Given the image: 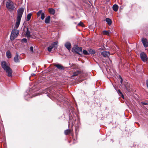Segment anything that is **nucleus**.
<instances>
[{
  "label": "nucleus",
  "mask_w": 148,
  "mask_h": 148,
  "mask_svg": "<svg viewBox=\"0 0 148 148\" xmlns=\"http://www.w3.org/2000/svg\"><path fill=\"white\" fill-rule=\"evenodd\" d=\"M23 12L24 9L22 8L18 9L17 10V16L16 18V22L14 29L12 31L10 37V39L11 40H13L16 38L19 34V31L16 29H17L19 26Z\"/></svg>",
  "instance_id": "obj_1"
},
{
  "label": "nucleus",
  "mask_w": 148,
  "mask_h": 148,
  "mask_svg": "<svg viewBox=\"0 0 148 148\" xmlns=\"http://www.w3.org/2000/svg\"><path fill=\"white\" fill-rule=\"evenodd\" d=\"M1 67L8 73L9 77H11L12 76V71L10 68L7 66V63L5 61H3L1 62Z\"/></svg>",
  "instance_id": "obj_2"
},
{
  "label": "nucleus",
  "mask_w": 148,
  "mask_h": 148,
  "mask_svg": "<svg viewBox=\"0 0 148 148\" xmlns=\"http://www.w3.org/2000/svg\"><path fill=\"white\" fill-rule=\"evenodd\" d=\"M6 7L9 10H13L15 8L14 3L11 0L8 1L6 3Z\"/></svg>",
  "instance_id": "obj_3"
},
{
  "label": "nucleus",
  "mask_w": 148,
  "mask_h": 148,
  "mask_svg": "<svg viewBox=\"0 0 148 148\" xmlns=\"http://www.w3.org/2000/svg\"><path fill=\"white\" fill-rule=\"evenodd\" d=\"M72 51L75 52L77 54L79 55L81 54L79 53V52H81L82 51V47H79L78 45L75 46L72 48Z\"/></svg>",
  "instance_id": "obj_4"
},
{
  "label": "nucleus",
  "mask_w": 148,
  "mask_h": 148,
  "mask_svg": "<svg viewBox=\"0 0 148 148\" xmlns=\"http://www.w3.org/2000/svg\"><path fill=\"white\" fill-rule=\"evenodd\" d=\"M58 44V42L57 41L53 42L50 46L48 47V51L50 52L52 49H56L57 47Z\"/></svg>",
  "instance_id": "obj_5"
},
{
  "label": "nucleus",
  "mask_w": 148,
  "mask_h": 148,
  "mask_svg": "<svg viewBox=\"0 0 148 148\" xmlns=\"http://www.w3.org/2000/svg\"><path fill=\"white\" fill-rule=\"evenodd\" d=\"M140 57L142 60L144 62L147 61L148 59L146 54L144 52H142L140 53Z\"/></svg>",
  "instance_id": "obj_6"
},
{
  "label": "nucleus",
  "mask_w": 148,
  "mask_h": 148,
  "mask_svg": "<svg viewBox=\"0 0 148 148\" xmlns=\"http://www.w3.org/2000/svg\"><path fill=\"white\" fill-rule=\"evenodd\" d=\"M141 41L145 47H147L148 46V42L147 39L145 38H143L141 39Z\"/></svg>",
  "instance_id": "obj_7"
},
{
  "label": "nucleus",
  "mask_w": 148,
  "mask_h": 148,
  "mask_svg": "<svg viewBox=\"0 0 148 148\" xmlns=\"http://www.w3.org/2000/svg\"><path fill=\"white\" fill-rule=\"evenodd\" d=\"M54 66L56 67L58 69L60 70H64V67L60 64H54Z\"/></svg>",
  "instance_id": "obj_8"
},
{
  "label": "nucleus",
  "mask_w": 148,
  "mask_h": 148,
  "mask_svg": "<svg viewBox=\"0 0 148 148\" xmlns=\"http://www.w3.org/2000/svg\"><path fill=\"white\" fill-rule=\"evenodd\" d=\"M19 56L17 52L16 53L15 56L14 57V60L16 63H17L20 62V60L18 58Z\"/></svg>",
  "instance_id": "obj_9"
},
{
  "label": "nucleus",
  "mask_w": 148,
  "mask_h": 148,
  "mask_svg": "<svg viewBox=\"0 0 148 148\" xmlns=\"http://www.w3.org/2000/svg\"><path fill=\"white\" fill-rule=\"evenodd\" d=\"M131 87L132 85L128 84H127L125 86V88L129 92H130L132 91Z\"/></svg>",
  "instance_id": "obj_10"
},
{
  "label": "nucleus",
  "mask_w": 148,
  "mask_h": 148,
  "mask_svg": "<svg viewBox=\"0 0 148 148\" xmlns=\"http://www.w3.org/2000/svg\"><path fill=\"white\" fill-rule=\"evenodd\" d=\"M65 47L69 50L71 47V43L69 42H66L65 44Z\"/></svg>",
  "instance_id": "obj_11"
},
{
  "label": "nucleus",
  "mask_w": 148,
  "mask_h": 148,
  "mask_svg": "<svg viewBox=\"0 0 148 148\" xmlns=\"http://www.w3.org/2000/svg\"><path fill=\"white\" fill-rule=\"evenodd\" d=\"M48 10L49 12L52 15H54L55 13V10L53 8H49Z\"/></svg>",
  "instance_id": "obj_12"
},
{
  "label": "nucleus",
  "mask_w": 148,
  "mask_h": 148,
  "mask_svg": "<svg viewBox=\"0 0 148 148\" xmlns=\"http://www.w3.org/2000/svg\"><path fill=\"white\" fill-rule=\"evenodd\" d=\"M101 54L104 57L108 56L110 55L109 52L107 51H104L101 53Z\"/></svg>",
  "instance_id": "obj_13"
},
{
  "label": "nucleus",
  "mask_w": 148,
  "mask_h": 148,
  "mask_svg": "<svg viewBox=\"0 0 148 148\" xmlns=\"http://www.w3.org/2000/svg\"><path fill=\"white\" fill-rule=\"evenodd\" d=\"M30 32L29 30L28 27L27 28V31L25 34V36L27 38H30Z\"/></svg>",
  "instance_id": "obj_14"
},
{
  "label": "nucleus",
  "mask_w": 148,
  "mask_h": 148,
  "mask_svg": "<svg viewBox=\"0 0 148 148\" xmlns=\"http://www.w3.org/2000/svg\"><path fill=\"white\" fill-rule=\"evenodd\" d=\"M112 8L114 11L116 12L118 10L119 7L117 5L114 4L112 6Z\"/></svg>",
  "instance_id": "obj_15"
},
{
  "label": "nucleus",
  "mask_w": 148,
  "mask_h": 148,
  "mask_svg": "<svg viewBox=\"0 0 148 148\" xmlns=\"http://www.w3.org/2000/svg\"><path fill=\"white\" fill-rule=\"evenodd\" d=\"M50 16H48L45 19V23H49L50 21Z\"/></svg>",
  "instance_id": "obj_16"
},
{
  "label": "nucleus",
  "mask_w": 148,
  "mask_h": 148,
  "mask_svg": "<svg viewBox=\"0 0 148 148\" xmlns=\"http://www.w3.org/2000/svg\"><path fill=\"white\" fill-rule=\"evenodd\" d=\"M6 56L8 58H11V57H12L11 54V52L10 51H7L6 53Z\"/></svg>",
  "instance_id": "obj_17"
},
{
  "label": "nucleus",
  "mask_w": 148,
  "mask_h": 148,
  "mask_svg": "<svg viewBox=\"0 0 148 148\" xmlns=\"http://www.w3.org/2000/svg\"><path fill=\"white\" fill-rule=\"evenodd\" d=\"M106 21L109 25L112 24V21L109 18H107L106 19Z\"/></svg>",
  "instance_id": "obj_18"
},
{
  "label": "nucleus",
  "mask_w": 148,
  "mask_h": 148,
  "mask_svg": "<svg viewBox=\"0 0 148 148\" xmlns=\"http://www.w3.org/2000/svg\"><path fill=\"white\" fill-rule=\"evenodd\" d=\"M71 133V131L70 129L65 130L64 131V134L66 135H69Z\"/></svg>",
  "instance_id": "obj_19"
},
{
  "label": "nucleus",
  "mask_w": 148,
  "mask_h": 148,
  "mask_svg": "<svg viewBox=\"0 0 148 148\" xmlns=\"http://www.w3.org/2000/svg\"><path fill=\"white\" fill-rule=\"evenodd\" d=\"M80 73V71H77L76 72L73 73V76H77Z\"/></svg>",
  "instance_id": "obj_20"
},
{
  "label": "nucleus",
  "mask_w": 148,
  "mask_h": 148,
  "mask_svg": "<svg viewBox=\"0 0 148 148\" xmlns=\"http://www.w3.org/2000/svg\"><path fill=\"white\" fill-rule=\"evenodd\" d=\"M32 16V14L31 13H29L27 14V21H29V20L31 18V17Z\"/></svg>",
  "instance_id": "obj_21"
},
{
  "label": "nucleus",
  "mask_w": 148,
  "mask_h": 148,
  "mask_svg": "<svg viewBox=\"0 0 148 148\" xmlns=\"http://www.w3.org/2000/svg\"><path fill=\"white\" fill-rule=\"evenodd\" d=\"M89 54L90 53L92 54H94L95 53V51L92 49H90L88 50Z\"/></svg>",
  "instance_id": "obj_22"
},
{
  "label": "nucleus",
  "mask_w": 148,
  "mask_h": 148,
  "mask_svg": "<svg viewBox=\"0 0 148 148\" xmlns=\"http://www.w3.org/2000/svg\"><path fill=\"white\" fill-rule=\"evenodd\" d=\"M83 52L84 55H88L89 54V53L86 50H83Z\"/></svg>",
  "instance_id": "obj_23"
},
{
  "label": "nucleus",
  "mask_w": 148,
  "mask_h": 148,
  "mask_svg": "<svg viewBox=\"0 0 148 148\" xmlns=\"http://www.w3.org/2000/svg\"><path fill=\"white\" fill-rule=\"evenodd\" d=\"M103 33L104 34L107 35H109V32L108 31L106 30L103 31Z\"/></svg>",
  "instance_id": "obj_24"
},
{
  "label": "nucleus",
  "mask_w": 148,
  "mask_h": 148,
  "mask_svg": "<svg viewBox=\"0 0 148 148\" xmlns=\"http://www.w3.org/2000/svg\"><path fill=\"white\" fill-rule=\"evenodd\" d=\"M42 10H40L36 14L38 17H39L40 15V14H41V13H42Z\"/></svg>",
  "instance_id": "obj_25"
},
{
  "label": "nucleus",
  "mask_w": 148,
  "mask_h": 148,
  "mask_svg": "<svg viewBox=\"0 0 148 148\" xmlns=\"http://www.w3.org/2000/svg\"><path fill=\"white\" fill-rule=\"evenodd\" d=\"M45 17V14L43 12H42L41 13V19L42 20H43L44 19Z\"/></svg>",
  "instance_id": "obj_26"
},
{
  "label": "nucleus",
  "mask_w": 148,
  "mask_h": 148,
  "mask_svg": "<svg viewBox=\"0 0 148 148\" xmlns=\"http://www.w3.org/2000/svg\"><path fill=\"white\" fill-rule=\"evenodd\" d=\"M78 25L81 26L82 27H84V25L83 23L82 22H80L78 24Z\"/></svg>",
  "instance_id": "obj_27"
},
{
  "label": "nucleus",
  "mask_w": 148,
  "mask_h": 148,
  "mask_svg": "<svg viewBox=\"0 0 148 148\" xmlns=\"http://www.w3.org/2000/svg\"><path fill=\"white\" fill-rule=\"evenodd\" d=\"M21 42H23L27 43V40L26 38H24L22 39Z\"/></svg>",
  "instance_id": "obj_28"
},
{
  "label": "nucleus",
  "mask_w": 148,
  "mask_h": 148,
  "mask_svg": "<svg viewBox=\"0 0 148 148\" xmlns=\"http://www.w3.org/2000/svg\"><path fill=\"white\" fill-rule=\"evenodd\" d=\"M117 92L118 93V94H119V95H121L122 94V93L121 91L120 90H119H119H118L117 91Z\"/></svg>",
  "instance_id": "obj_29"
},
{
  "label": "nucleus",
  "mask_w": 148,
  "mask_h": 148,
  "mask_svg": "<svg viewBox=\"0 0 148 148\" xmlns=\"http://www.w3.org/2000/svg\"><path fill=\"white\" fill-rule=\"evenodd\" d=\"M33 47H32V46H31V47H30V51H31L32 53H33Z\"/></svg>",
  "instance_id": "obj_30"
},
{
  "label": "nucleus",
  "mask_w": 148,
  "mask_h": 148,
  "mask_svg": "<svg viewBox=\"0 0 148 148\" xmlns=\"http://www.w3.org/2000/svg\"><path fill=\"white\" fill-rule=\"evenodd\" d=\"M142 104L144 105H147L148 104L147 103L144 102H142Z\"/></svg>",
  "instance_id": "obj_31"
},
{
  "label": "nucleus",
  "mask_w": 148,
  "mask_h": 148,
  "mask_svg": "<svg viewBox=\"0 0 148 148\" xmlns=\"http://www.w3.org/2000/svg\"><path fill=\"white\" fill-rule=\"evenodd\" d=\"M120 96H121L123 99H124V96L123 94H121V95H120Z\"/></svg>",
  "instance_id": "obj_32"
},
{
  "label": "nucleus",
  "mask_w": 148,
  "mask_h": 148,
  "mask_svg": "<svg viewBox=\"0 0 148 148\" xmlns=\"http://www.w3.org/2000/svg\"><path fill=\"white\" fill-rule=\"evenodd\" d=\"M71 119H70V120H69V122L70 123L71 122Z\"/></svg>",
  "instance_id": "obj_33"
},
{
  "label": "nucleus",
  "mask_w": 148,
  "mask_h": 148,
  "mask_svg": "<svg viewBox=\"0 0 148 148\" xmlns=\"http://www.w3.org/2000/svg\"><path fill=\"white\" fill-rule=\"evenodd\" d=\"M74 124V123H73V122H72V123H71L72 125H73Z\"/></svg>",
  "instance_id": "obj_34"
},
{
  "label": "nucleus",
  "mask_w": 148,
  "mask_h": 148,
  "mask_svg": "<svg viewBox=\"0 0 148 148\" xmlns=\"http://www.w3.org/2000/svg\"><path fill=\"white\" fill-rule=\"evenodd\" d=\"M120 77H121V82H122V79L121 77L120 76Z\"/></svg>",
  "instance_id": "obj_35"
},
{
  "label": "nucleus",
  "mask_w": 148,
  "mask_h": 148,
  "mask_svg": "<svg viewBox=\"0 0 148 148\" xmlns=\"http://www.w3.org/2000/svg\"><path fill=\"white\" fill-rule=\"evenodd\" d=\"M106 0L108 2H109L110 1V0Z\"/></svg>",
  "instance_id": "obj_36"
},
{
  "label": "nucleus",
  "mask_w": 148,
  "mask_h": 148,
  "mask_svg": "<svg viewBox=\"0 0 148 148\" xmlns=\"http://www.w3.org/2000/svg\"><path fill=\"white\" fill-rule=\"evenodd\" d=\"M69 143H70L71 142V141H69Z\"/></svg>",
  "instance_id": "obj_37"
}]
</instances>
